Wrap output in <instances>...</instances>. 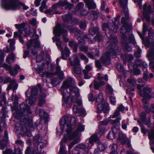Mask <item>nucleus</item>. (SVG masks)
Instances as JSON below:
<instances>
[{"label": "nucleus", "mask_w": 154, "mask_h": 154, "mask_svg": "<svg viewBox=\"0 0 154 154\" xmlns=\"http://www.w3.org/2000/svg\"><path fill=\"white\" fill-rule=\"evenodd\" d=\"M76 122L75 118L71 116H64L60 119V124L66 130V133L65 134L63 140H61L60 142V146L59 154H67L65 143L67 140H73L69 144V150L75 144L80 142V138L77 136L78 135L80 132L84 131L85 128L83 125H79L76 130L72 132L71 126H74Z\"/></svg>", "instance_id": "f257e3e1"}, {"label": "nucleus", "mask_w": 154, "mask_h": 154, "mask_svg": "<svg viewBox=\"0 0 154 154\" xmlns=\"http://www.w3.org/2000/svg\"><path fill=\"white\" fill-rule=\"evenodd\" d=\"M117 40L115 34L110 35L109 40L107 43L108 51L104 53L100 59V60L95 61L96 67L98 69L102 68L101 64L104 66H108L111 63V57L115 58L116 55L121 53V50L116 45Z\"/></svg>", "instance_id": "f03ea898"}, {"label": "nucleus", "mask_w": 154, "mask_h": 154, "mask_svg": "<svg viewBox=\"0 0 154 154\" xmlns=\"http://www.w3.org/2000/svg\"><path fill=\"white\" fill-rule=\"evenodd\" d=\"M129 18L127 20L125 16L122 17L121 20V23L123 25L121 27L120 29L121 35V43L124 48L126 51H131V48L130 45L131 42H134V41L133 35L131 34L128 36L127 32L128 29L131 28L130 26L127 22V21L129 20Z\"/></svg>", "instance_id": "7ed1b4c3"}, {"label": "nucleus", "mask_w": 154, "mask_h": 154, "mask_svg": "<svg viewBox=\"0 0 154 154\" xmlns=\"http://www.w3.org/2000/svg\"><path fill=\"white\" fill-rule=\"evenodd\" d=\"M53 32L55 34V36L52 38L53 42H56V45L61 52L62 54L61 58L63 60H66V58L64 56L63 48L62 47V41L57 37V36L60 37L61 35H62L63 39L65 42H68L69 39L67 38V31L64 29L63 25L60 24H57L54 28Z\"/></svg>", "instance_id": "20e7f679"}, {"label": "nucleus", "mask_w": 154, "mask_h": 154, "mask_svg": "<svg viewBox=\"0 0 154 154\" xmlns=\"http://www.w3.org/2000/svg\"><path fill=\"white\" fill-rule=\"evenodd\" d=\"M69 88L70 95L67 96L64 93H63V100L68 108L71 107V102L76 103L79 106L82 105V101L81 100H78L79 93L78 88L75 86L72 85Z\"/></svg>", "instance_id": "39448f33"}, {"label": "nucleus", "mask_w": 154, "mask_h": 154, "mask_svg": "<svg viewBox=\"0 0 154 154\" xmlns=\"http://www.w3.org/2000/svg\"><path fill=\"white\" fill-rule=\"evenodd\" d=\"M26 95L27 97H30L29 100L26 101L27 105H26L25 103H22L20 105V111L14 113V116L17 119H21V117H25L28 115L32 113L30 110L29 106L27 105L34 106L35 104V97H31L30 96H28L27 92L26 93Z\"/></svg>", "instance_id": "423d86ee"}, {"label": "nucleus", "mask_w": 154, "mask_h": 154, "mask_svg": "<svg viewBox=\"0 0 154 154\" xmlns=\"http://www.w3.org/2000/svg\"><path fill=\"white\" fill-rule=\"evenodd\" d=\"M15 26L18 29V32H14V37H18L20 42L23 44V43L24 41L21 35L23 34V31L26 34V36L28 35L31 37L33 36L36 34V29H32L30 30V26L27 23H23L20 24H16Z\"/></svg>", "instance_id": "0eeeda50"}, {"label": "nucleus", "mask_w": 154, "mask_h": 154, "mask_svg": "<svg viewBox=\"0 0 154 154\" xmlns=\"http://www.w3.org/2000/svg\"><path fill=\"white\" fill-rule=\"evenodd\" d=\"M154 35V33L150 30H148V39L150 43V48L149 52L147 54V57L148 59L150 60L149 67L151 69L152 72H154V39L153 37Z\"/></svg>", "instance_id": "6e6552de"}, {"label": "nucleus", "mask_w": 154, "mask_h": 154, "mask_svg": "<svg viewBox=\"0 0 154 154\" xmlns=\"http://www.w3.org/2000/svg\"><path fill=\"white\" fill-rule=\"evenodd\" d=\"M2 5L7 10H15L20 6L24 10L29 8L28 6L20 2L19 0H6V2H2Z\"/></svg>", "instance_id": "1a4fd4ad"}, {"label": "nucleus", "mask_w": 154, "mask_h": 154, "mask_svg": "<svg viewBox=\"0 0 154 154\" xmlns=\"http://www.w3.org/2000/svg\"><path fill=\"white\" fill-rule=\"evenodd\" d=\"M128 82L132 84L134 86H137V88L139 91V94L140 95L144 98L149 99L151 97L150 93L152 91V89L148 87H144L143 90H141L143 86V85H142L139 84L135 85L136 80L134 79H127Z\"/></svg>", "instance_id": "9d476101"}, {"label": "nucleus", "mask_w": 154, "mask_h": 154, "mask_svg": "<svg viewBox=\"0 0 154 154\" xmlns=\"http://www.w3.org/2000/svg\"><path fill=\"white\" fill-rule=\"evenodd\" d=\"M96 102L97 103V110L98 113H100L103 111L104 113H107L109 112V104L104 100L103 94L100 93L96 99Z\"/></svg>", "instance_id": "9b49d317"}, {"label": "nucleus", "mask_w": 154, "mask_h": 154, "mask_svg": "<svg viewBox=\"0 0 154 154\" xmlns=\"http://www.w3.org/2000/svg\"><path fill=\"white\" fill-rule=\"evenodd\" d=\"M20 120V127L17 128V129L21 130L25 132V134L28 137H31V134L29 129L32 127V124L31 122H29L26 117H21L19 119Z\"/></svg>", "instance_id": "f8f14e48"}, {"label": "nucleus", "mask_w": 154, "mask_h": 154, "mask_svg": "<svg viewBox=\"0 0 154 154\" xmlns=\"http://www.w3.org/2000/svg\"><path fill=\"white\" fill-rule=\"evenodd\" d=\"M69 30L71 33H75V37L79 40V45H83L85 44V42L88 38L87 34L82 35L83 32L76 28L71 27L69 29Z\"/></svg>", "instance_id": "ddd939ff"}, {"label": "nucleus", "mask_w": 154, "mask_h": 154, "mask_svg": "<svg viewBox=\"0 0 154 154\" xmlns=\"http://www.w3.org/2000/svg\"><path fill=\"white\" fill-rule=\"evenodd\" d=\"M40 47L39 42L37 39H33L27 44V47L28 49L31 48L32 54L33 55V58H37V52L34 48H37Z\"/></svg>", "instance_id": "4468645a"}, {"label": "nucleus", "mask_w": 154, "mask_h": 154, "mask_svg": "<svg viewBox=\"0 0 154 154\" xmlns=\"http://www.w3.org/2000/svg\"><path fill=\"white\" fill-rule=\"evenodd\" d=\"M42 137L39 135H36L33 137V142L38 152H40L42 148L44 147L46 145L42 141Z\"/></svg>", "instance_id": "2eb2a0df"}, {"label": "nucleus", "mask_w": 154, "mask_h": 154, "mask_svg": "<svg viewBox=\"0 0 154 154\" xmlns=\"http://www.w3.org/2000/svg\"><path fill=\"white\" fill-rule=\"evenodd\" d=\"M120 5L122 8V11L124 16L126 17V19L129 18V14L128 8H127L128 0H119Z\"/></svg>", "instance_id": "dca6fc26"}, {"label": "nucleus", "mask_w": 154, "mask_h": 154, "mask_svg": "<svg viewBox=\"0 0 154 154\" xmlns=\"http://www.w3.org/2000/svg\"><path fill=\"white\" fill-rule=\"evenodd\" d=\"M75 82L74 79L70 77H68L66 81L63 82L61 88L63 89L70 87L72 86L71 85H74Z\"/></svg>", "instance_id": "f3484780"}, {"label": "nucleus", "mask_w": 154, "mask_h": 154, "mask_svg": "<svg viewBox=\"0 0 154 154\" xmlns=\"http://www.w3.org/2000/svg\"><path fill=\"white\" fill-rule=\"evenodd\" d=\"M97 140V136L96 134H93L90 137L88 143L86 145L87 153L89 150L91 148L92 146L93 145L94 143L96 142Z\"/></svg>", "instance_id": "a211bd4d"}, {"label": "nucleus", "mask_w": 154, "mask_h": 154, "mask_svg": "<svg viewBox=\"0 0 154 154\" xmlns=\"http://www.w3.org/2000/svg\"><path fill=\"white\" fill-rule=\"evenodd\" d=\"M121 57L122 58L124 63L125 64L126 62H127L129 63L128 65V67L129 68L131 65L132 61L133 60L134 57L132 55L130 54H125L124 55H122Z\"/></svg>", "instance_id": "6ab92c4d"}, {"label": "nucleus", "mask_w": 154, "mask_h": 154, "mask_svg": "<svg viewBox=\"0 0 154 154\" xmlns=\"http://www.w3.org/2000/svg\"><path fill=\"white\" fill-rule=\"evenodd\" d=\"M92 69V66L91 64H87L86 65L85 69L82 71L85 79H89L91 77V76L89 75V72Z\"/></svg>", "instance_id": "aec40b11"}, {"label": "nucleus", "mask_w": 154, "mask_h": 154, "mask_svg": "<svg viewBox=\"0 0 154 154\" xmlns=\"http://www.w3.org/2000/svg\"><path fill=\"white\" fill-rule=\"evenodd\" d=\"M73 110L77 116H79L85 114V110L81 108H78L76 105H74L73 107Z\"/></svg>", "instance_id": "412c9836"}, {"label": "nucleus", "mask_w": 154, "mask_h": 154, "mask_svg": "<svg viewBox=\"0 0 154 154\" xmlns=\"http://www.w3.org/2000/svg\"><path fill=\"white\" fill-rule=\"evenodd\" d=\"M39 116L42 119H44L45 122L47 123L49 121V117L48 114L45 112L43 109L39 110Z\"/></svg>", "instance_id": "4be33fe9"}, {"label": "nucleus", "mask_w": 154, "mask_h": 154, "mask_svg": "<svg viewBox=\"0 0 154 154\" xmlns=\"http://www.w3.org/2000/svg\"><path fill=\"white\" fill-rule=\"evenodd\" d=\"M18 85L14 79H12L10 82L7 88V90L9 91L10 90L13 89L14 91L15 90L17 89Z\"/></svg>", "instance_id": "5701e85b"}, {"label": "nucleus", "mask_w": 154, "mask_h": 154, "mask_svg": "<svg viewBox=\"0 0 154 154\" xmlns=\"http://www.w3.org/2000/svg\"><path fill=\"white\" fill-rule=\"evenodd\" d=\"M46 96V94L45 93L42 92L40 93L38 103L39 106H42L46 102L45 99Z\"/></svg>", "instance_id": "b1692460"}, {"label": "nucleus", "mask_w": 154, "mask_h": 154, "mask_svg": "<svg viewBox=\"0 0 154 154\" xmlns=\"http://www.w3.org/2000/svg\"><path fill=\"white\" fill-rule=\"evenodd\" d=\"M137 32L142 40L144 44V45L147 48H149L150 46V43L148 39L146 38L145 40L144 39V35L145 34H143V33L142 34H141L139 31H138Z\"/></svg>", "instance_id": "393cba45"}, {"label": "nucleus", "mask_w": 154, "mask_h": 154, "mask_svg": "<svg viewBox=\"0 0 154 154\" xmlns=\"http://www.w3.org/2000/svg\"><path fill=\"white\" fill-rule=\"evenodd\" d=\"M55 74L51 72H47L46 74V77L47 78H50L51 80V82L54 84L56 83L58 79L53 78V76Z\"/></svg>", "instance_id": "a878e982"}, {"label": "nucleus", "mask_w": 154, "mask_h": 154, "mask_svg": "<svg viewBox=\"0 0 154 154\" xmlns=\"http://www.w3.org/2000/svg\"><path fill=\"white\" fill-rule=\"evenodd\" d=\"M152 13V7L150 5H148L145 3L143 7V14H150Z\"/></svg>", "instance_id": "bb28decb"}, {"label": "nucleus", "mask_w": 154, "mask_h": 154, "mask_svg": "<svg viewBox=\"0 0 154 154\" xmlns=\"http://www.w3.org/2000/svg\"><path fill=\"white\" fill-rule=\"evenodd\" d=\"M118 139L121 143L122 144L125 143L127 140V138L126 135L122 132H120L119 133Z\"/></svg>", "instance_id": "cd10ccee"}, {"label": "nucleus", "mask_w": 154, "mask_h": 154, "mask_svg": "<svg viewBox=\"0 0 154 154\" xmlns=\"http://www.w3.org/2000/svg\"><path fill=\"white\" fill-rule=\"evenodd\" d=\"M65 2H63L62 0H60L57 3H55L54 5H53L52 6V8L54 11H56L55 9L60 8H61L63 7V5Z\"/></svg>", "instance_id": "c85d7f7f"}, {"label": "nucleus", "mask_w": 154, "mask_h": 154, "mask_svg": "<svg viewBox=\"0 0 154 154\" xmlns=\"http://www.w3.org/2000/svg\"><path fill=\"white\" fill-rule=\"evenodd\" d=\"M93 25L91 24V28L89 30V32L90 34L93 35L95 34H97L99 32V28L97 26L94 27Z\"/></svg>", "instance_id": "c756f323"}, {"label": "nucleus", "mask_w": 154, "mask_h": 154, "mask_svg": "<svg viewBox=\"0 0 154 154\" xmlns=\"http://www.w3.org/2000/svg\"><path fill=\"white\" fill-rule=\"evenodd\" d=\"M60 60V58H57L56 60V73L59 75L62 76L63 75V72L61 70L60 67L59 66V63Z\"/></svg>", "instance_id": "7c9ffc66"}, {"label": "nucleus", "mask_w": 154, "mask_h": 154, "mask_svg": "<svg viewBox=\"0 0 154 154\" xmlns=\"http://www.w3.org/2000/svg\"><path fill=\"white\" fill-rule=\"evenodd\" d=\"M119 27L118 25H116L114 22L109 23V29L112 31H113L115 32H117Z\"/></svg>", "instance_id": "2f4dec72"}, {"label": "nucleus", "mask_w": 154, "mask_h": 154, "mask_svg": "<svg viewBox=\"0 0 154 154\" xmlns=\"http://www.w3.org/2000/svg\"><path fill=\"white\" fill-rule=\"evenodd\" d=\"M86 3L89 9H95L96 7V4L93 1L88 0L86 2Z\"/></svg>", "instance_id": "473e14b6"}, {"label": "nucleus", "mask_w": 154, "mask_h": 154, "mask_svg": "<svg viewBox=\"0 0 154 154\" xmlns=\"http://www.w3.org/2000/svg\"><path fill=\"white\" fill-rule=\"evenodd\" d=\"M15 55L13 53L9 54L6 59V62L9 64L12 63L14 60Z\"/></svg>", "instance_id": "72a5a7b5"}, {"label": "nucleus", "mask_w": 154, "mask_h": 154, "mask_svg": "<svg viewBox=\"0 0 154 154\" xmlns=\"http://www.w3.org/2000/svg\"><path fill=\"white\" fill-rule=\"evenodd\" d=\"M93 82L94 88L96 90L98 89L100 86L104 85L105 84V82L104 81H100L99 82H98L94 80Z\"/></svg>", "instance_id": "f704fd0d"}, {"label": "nucleus", "mask_w": 154, "mask_h": 154, "mask_svg": "<svg viewBox=\"0 0 154 154\" xmlns=\"http://www.w3.org/2000/svg\"><path fill=\"white\" fill-rule=\"evenodd\" d=\"M72 18V15L70 14H65L62 16V18L64 22L66 23L70 21Z\"/></svg>", "instance_id": "c9c22d12"}, {"label": "nucleus", "mask_w": 154, "mask_h": 154, "mask_svg": "<svg viewBox=\"0 0 154 154\" xmlns=\"http://www.w3.org/2000/svg\"><path fill=\"white\" fill-rule=\"evenodd\" d=\"M147 99L146 98H144L142 100V101L144 104L143 108L145 109L146 111L147 112H150V109L148 107L149 104L146 100Z\"/></svg>", "instance_id": "e433bc0d"}, {"label": "nucleus", "mask_w": 154, "mask_h": 154, "mask_svg": "<svg viewBox=\"0 0 154 154\" xmlns=\"http://www.w3.org/2000/svg\"><path fill=\"white\" fill-rule=\"evenodd\" d=\"M36 71L37 73L39 74L42 77H44L45 75H46V74L47 73V72L45 73V71H44L43 66L41 67H38Z\"/></svg>", "instance_id": "4c0bfd02"}, {"label": "nucleus", "mask_w": 154, "mask_h": 154, "mask_svg": "<svg viewBox=\"0 0 154 154\" xmlns=\"http://www.w3.org/2000/svg\"><path fill=\"white\" fill-rule=\"evenodd\" d=\"M70 60L71 59H69ZM70 63L71 65L74 66H79V60L77 57H76L72 61L70 60Z\"/></svg>", "instance_id": "58836bf2"}, {"label": "nucleus", "mask_w": 154, "mask_h": 154, "mask_svg": "<svg viewBox=\"0 0 154 154\" xmlns=\"http://www.w3.org/2000/svg\"><path fill=\"white\" fill-rule=\"evenodd\" d=\"M5 105L6 104V98L4 95H2L1 94V91L0 90V106H2L3 104Z\"/></svg>", "instance_id": "ea45409f"}, {"label": "nucleus", "mask_w": 154, "mask_h": 154, "mask_svg": "<svg viewBox=\"0 0 154 154\" xmlns=\"http://www.w3.org/2000/svg\"><path fill=\"white\" fill-rule=\"evenodd\" d=\"M122 128L124 130H126L127 125L129 124V119H123L122 122Z\"/></svg>", "instance_id": "a19ab883"}, {"label": "nucleus", "mask_w": 154, "mask_h": 154, "mask_svg": "<svg viewBox=\"0 0 154 154\" xmlns=\"http://www.w3.org/2000/svg\"><path fill=\"white\" fill-rule=\"evenodd\" d=\"M10 98H11V100L13 101L15 105L16 106L18 104L19 98L17 96L12 94ZM9 100H10V99Z\"/></svg>", "instance_id": "79ce46f5"}, {"label": "nucleus", "mask_w": 154, "mask_h": 154, "mask_svg": "<svg viewBox=\"0 0 154 154\" xmlns=\"http://www.w3.org/2000/svg\"><path fill=\"white\" fill-rule=\"evenodd\" d=\"M8 42L10 43V50L13 51L15 49L14 46L15 44V41L14 39H10L8 40Z\"/></svg>", "instance_id": "37998d69"}, {"label": "nucleus", "mask_w": 154, "mask_h": 154, "mask_svg": "<svg viewBox=\"0 0 154 154\" xmlns=\"http://www.w3.org/2000/svg\"><path fill=\"white\" fill-rule=\"evenodd\" d=\"M106 92L107 94H113V89L111 86L109 84L106 85Z\"/></svg>", "instance_id": "c03bdc74"}, {"label": "nucleus", "mask_w": 154, "mask_h": 154, "mask_svg": "<svg viewBox=\"0 0 154 154\" xmlns=\"http://www.w3.org/2000/svg\"><path fill=\"white\" fill-rule=\"evenodd\" d=\"M38 93V91L37 88L35 87L32 88L31 90L30 97H35V96Z\"/></svg>", "instance_id": "a18cd8bd"}, {"label": "nucleus", "mask_w": 154, "mask_h": 154, "mask_svg": "<svg viewBox=\"0 0 154 154\" xmlns=\"http://www.w3.org/2000/svg\"><path fill=\"white\" fill-rule=\"evenodd\" d=\"M79 56L82 60L84 61V63L86 64L88 62V59L87 57L82 53H79Z\"/></svg>", "instance_id": "49530a36"}, {"label": "nucleus", "mask_w": 154, "mask_h": 154, "mask_svg": "<svg viewBox=\"0 0 154 154\" xmlns=\"http://www.w3.org/2000/svg\"><path fill=\"white\" fill-rule=\"evenodd\" d=\"M63 2H65V4L63 5L64 6H66V8L68 10H71L73 6L71 4L69 3L67 1V0H62Z\"/></svg>", "instance_id": "de8ad7c7"}, {"label": "nucleus", "mask_w": 154, "mask_h": 154, "mask_svg": "<svg viewBox=\"0 0 154 154\" xmlns=\"http://www.w3.org/2000/svg\"><path fill=\"white\" fill-rule=\"evenodd\" d=\"M63 53L64 56L66 58L69 57L70 53V51L69 49L66 47H65L64 51H63Z\"/></svg>", "instance_id": "09e8293b"}, {"label": "nucleus", "mask_w": 154, "mask_h": 154, "mask_svg": "<svg viewBox=\"0 0 154 154\" xmlns=\"http://www.w3.org/2000/svg\"><path fill=\"white\" fill-rule=\"evenodd\" d=\"M121 119V118L120 117H119L115 119L114 120H111L109 121V123L113 125L115 124H116L117 123H119V125H120V124L119 123Z\"/></svg>", "instance_id": "8fccbe9b"}, {"label": "nucleus", "mask_w": 154, "mask_h": 154, "mask_svg": "<svg viewBox=\"0 0 154 154\" xmlns=\"http://www.w3.org/2000/svg\"><path fill=\"white\" fill-rule=\"evenodd\" d=\"M115 137L116 134L114 132V131L109 132L107 135L108 138L110 140L113 139Z\"/></svg>", "instance_id": "3c124183"}, {"label": "nucleus", "mask_w": 154, "mask_h": 154, "mask_svg": "<svg viewBox=\"0 0 154 154\" xmlns=\"http://www.w3.org/2000/svg\"><path fill=\"white\" fill-rule=\"evenodd\" d=\"M73 70L74 73L77 74H80L81 72V69L79 66H75Z\"/></svg>", "instance_id": "603ef678"}, {"label": "nucleus", "mask_w": 154, "mask_h": 154, "mask_svg": "<svg viewBox=\"0 0 154 154\" xmlns=\"http://www.w3.org/2000/svg\"><path fill=\"white\" fill-rule=\"evenodd\" d=\"M121 114L119 111L116 109L115 111L113 114L111 115L110 117L112 118H115L119 116Z\"/></svg>", "instance_id": "864d4df0"}, {"label": "nucleus", "mask_w": 154, "mask_h": 154, "mask_svg": "<svg viewBox=\"0 0 154 154\" xmlns=\"http://www.w3.org/2000/svg\"><path fill=\"white\" fill-rule=\"evenodd\" d=\"M45 14H59L57 11H54L52 9H48L45 11Z\"/></svg>", "instance_id": "5fc2aeb1"}, {"label": "nucleus", "mask_w": 154, "mask_h": 154, "mask_svg": "<svg viewBox=\"0 0 154 154\" xmlns=\"http://www.w3.org/2000/svg\"><path fill=\"white\" fill-rule=\"evenodd\" d=\"M46 8V1L45 0H44L42 1L41 5L40 7V11L41 12H42L44 9Z\"/></svg>", "instance_id": "6e6d98bb"}, {"label": "nucleus", "mask_w": 154, "mask_h": 154, "mask_svg": "<svg viewBox=\"0 0 154 154\" xmlns=\"http://www.w3.org/2000/svg\"><path fill=\"white\" fill-rule=\"evenodd\" d=\"M84 45L85 44L83 45H81V46H79V48L81 51L86 53L88 51V48L86 46H83V45Z\"/></svg>", "instance_id": "4d7b16f0"}, {"label": "nucleus", "mask_w": 154, "mask_h": 154, "mask_svg": "<svg viewBox=\"0 0 154 154\" xmlns=\"http://www.w3.org/2000/svg\"><path fill=\"white\" fill-rule=\"evenodd\" d=\"M34 152L33 149L28 146L25 150V154H34Z\"/></svg>", "instance_id": "13d9d810"}, {"label": "nucleus", "mask_w": 154, "mask_h": 154, "mask_svg": "<svg viewBox=\"0 0 154 154\" xmlns=\"http://www.w3.org/2000/svg\"><path fill=\"white\" fill-rule=\"evenodd\" d=\"M102 38V36L100 34L97 33L96 37L93 38L92 42L95 41L96 40H97L98 42H100L101 41Z\"/></svg>", "instance_id": "bf43d9fd"}, {"label": "nucleus", "mask_w": 154, "mask_h": 154, "mask_svg": "<svg viewBox=\"0 0 154 154\" xmlns=\"http://www.w3.org/2000/svg\"><path fill=\"white\" fill-rule=\"evenodd\" d=\"M141 50L139 48H138V49L134 53V55L135 57H141Z\"/></svg>", "instance_id": "052dcab7"}, {"label": "nucleus", "mask_w": 154, "mask_h": 154, "mask_svg": "<svg viewBox=\"0 0 154 154\" xmlns=\"http://www.w3.org/2000/svg\"><path fill=\"white\" fill-rule=\"evenodd\" d=\"M137 122L139 124L140 126L141 127V131L142 133L145 134L146 133L149 132V131L148 129H145V128L143 126H142V125H141V122L140 121V120H139L137 121Z\"/></svg>", "instance_id": "680f3d73"}, {"label": "nucleus", "mask_w": 154, "mask_h": 154, "mask_svg": "<svg viewBox=\"0 0 154 154\" xmlns=\"http://www.w3.org/2000/svg\"><path fill=\"white\" fill-rule=\"evenodd\" d=\"M140 66L142 68L143 71H147V64L145 62H143Z\"/></svg>", "instance_id": "e2e57ef3"}, {"label": "nucleus", "mask_w": 154, "mask_h": 154, "mask_svg": "<svg viewBox=\"0 0 154 154\" xmlns=\"http://www.w3.org/2000/svg\"><path fill=\"white\" fill-rule=\"evenodd\" d=\"M2 152L3 154H16L14 152H13L12 150L11 149H7Z\"/></svg>", "instance_id": "0e129e2a"}, {"label": "nucleus", "mask_w": 154, "mask_h": 154, "mask_svg": "<svg viewBox=\"0 0 154 154\" xmlns=\"http://www.w3.org/2000/svg\"><path fill=\"white\" fill-rule=\"evenodd\" d=\"M1 62L0 63V65L2 67L4 68L6 70L9 71L11 69V67L10 66H9L6 63H4L2 65L1 64Z\"/></svg>", "instance_id": "69168bd1"}, {"label": "nucleus", "mask_w": 154, "mask_h": 154, "mask_svg": "<svg viewBox=\"0 0 154 154\" xmlns=\"http://www.w3.org/2000/svg\"><path fill=\"white\" fill-rule=\"evenodd\" d=\"M140 117L141 121H140L141 122V123L142 122H144L146 120V113L143 112H141L140 114Z\"/></svg>", "instance_id": "338daca9"}, {"label": "nucleus", "mask_w": 154, "mask_h": 154, "mask_svg": "<svg viewBox=\"0 0 154 154\" xmlns=\"http://www.w3.org/2000/svg\"><path fill=\"white\" fill-rule=\"evenodd\" d=\"M97 148L102 151H104L105 149V146L103 144L101 143H98Z\"/></svg>", "instance_id": "774afa93"}]
</instances>
